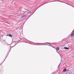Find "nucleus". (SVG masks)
Wrapping results in <instances>:
<instances>
[{
	"instance_id": "9b49d317",
	"label": "nucleus",
	"mask_w": 74,
	"mask_h": 74,
	"mask_svg": "<svg viewBox=\"0 0 74 74\" xmlns=\"http://www.w3.org/2000/svg\"><path fill=\"white\" fill-rule=\"evenodd\" d=\"M66 4H68V5H69V4H67V3H66Z\"/></svg>"
},
{
	"instance_id": "39448f33",
	"label": "nucleus",
	"mask_w": 74,
	"mask_h": 74,
	"mask_svg": "<svg viewBox=\"0 0 74 74\" xmlns=\"http://www.w3.org/2000/svg\"><path fill=\"white\" fill-rule=\"evenodd\" d=\"M9 37H12V35L11 34H10L9 35H8Z\"/></svg>"
},
{
	"instance_id": "7ed1b4c3",
	"label": "nucleus",
	"mask_w": 74,
	"mask_h": 74,
	"mask_svg": "<svg viewBox=\"0 0 74 74\" xmlns=\"http://www.w3.org/2000/svg\"><path fill=\"white\" fill-rule=\"evenodd\" d=\"M66 71V69L65 68L63 70V72H65Z\"/></svg>"
},
{
	"instance_id": "6e6552de",
	"label": "nucleus",
	"mask_w": 74,
	"mask_h": 74,
	"mask_svg": "<svg viewBox=\"0 0 74 74\" xmlns=\"http://www.w3.org/2000/svg\"><path fill=\"white\" fill-rule=\"evenodd\" d=\"M59 2H61V3H64V2H62V1H58Z\"/></svg>"
},
{
	"instance_id": "f03ea898",
	"label": "nucleus",
	"mask_w": 74,
	"mask_h": 74,
	"mask_svg": "<svg viewBox=\"0 0 74 74\" xmlns=\"http://www.w3.org/2000/svg\"><path fill=\"white\" fill-rule=\"evenodd\" d=\"M59 47H57L56 49V51H59Z\"/></svg>"
},
{
	"instance_id": "f257e3e1",
	"label": "nucleus",
	"mask_w": 74,
	"mask_h": 74,
	"mask_svg": "<svg viewBox=\"0 0 74 74\" xmlns=\"http://www.w3.org/2000/svg\"><path fill=\"white\" fill-rule=\"evenodd\" d=\"M45 44H46V45H48L49 46H50V47H53V48H55V47H54L52 46V44L50 43H46Z\"/></svg>"
},
{
	"instance_id": "1a4fd4ad",
	"label": "nucleus",
	"mask_w": 74,
	"mask_h": 74,
	"mask_svg": "<svg viewBox=\"0 0 74 74\" xmlns=\"http://www.w3.org/2000/svg\"><path fill=\"white\" fill-rule=\"evenodd\" d=\"M66 71H69V70H66Z\"/></svg>"
},
{
	"instance_id": "9d476101",
	"label": "nucleus",
	"mask_w": 74,
	"mask_h": 74,
	"mask_svg": "<svg viewBox=\"0 0 74 74\" xmlns=\"http://www.w3.org/2000/svg\"><path fill=\"white\" fill-rule=\"evenodd\" d=\"M59 54L60 55V56H61L60 54Z\"/></svg>"
},
{
	"instance_id": "20e7f679",
	"label": "nucleus",
	"mask_w": 74,
	"mask_h": 74,
	"mask_svg": "<svg viewBox=\"0 0 74 74\" xmlns=\"http://www.w3.org/2000/svg\"><path fill=\"white\" fill-rule=\"evenodd\" d=\"M64 49H69V48H67V47H64Z\"/></svg>"
},
{
	"instance_id": "423d86ee",
	"label": "nucleus",
	"mask_w": 74,
	"mask_h": 74,
	"mask_svg": "<svg viewBox=\"0 0 74 74\" xmlns=\"http://www.w3.org/2000/svg\"><path fill=\"white\" fill-rule=\"evenodd\" d=\"M70 74V72H67L66 73V74Z\"/></svg>"
},
{
	"instance_id": "0eeeda50",
	"label": "nucleus",
	"mask_w": 74,
	"mask_h": 74,
	"mask_svg": "<svg viewBox=\"0 0 74 74\" xmlns=\"http://www.w3.org/2000/svg\"><path fill=\"white\" fill-rule=\"evenodd\" d=\"M47 3H45L43 4L42 5L40 6H42V5H44V4H47Z\"/></svg>"
}]
</instances>
